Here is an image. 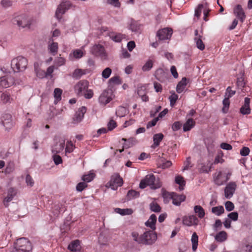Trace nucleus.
I'll return each mask as SVG.
<instances>
[{
    "instance_id": "nucleus-1",
    "label": "nucleus",
    "mask_w": 252,
    "mask_h": 252,
    "mask_svg": "<svg viewBox=\"0 0 252 252\" xmlns=\"http://www.w3.org/2000/svg\"><path fill=\"white\" fill-rule=\"evenodd\" d=\"M147 186H150L152 189H157L161 187V184L158 180H156L153 174H149L142 180L139 184V188L143 189Z\"/></svg>"
},
{
    "instance_id": "nucleus-2",
    "label": "nucleus",
    "mask_w": 252,
    "mask_h": 252,
    "mask_svg": "<svg viewBox=\"0 0 252 252\" xmlns=\"http://www.w3.org/2000/svg\"><path fill=\"white\" fill-rule=\"evenodd\" d=\"M11 68L15 72H19L25 70L28 65V60L22 56H18L14 58L11 63Z\"/></svg>"
},
{
    "instance_id": "nucleus-3",
    "label": "nucleus",
    "mask_w": 252,
    "mask_h": 252,
    "mask_svg": "<svg viewBox=\"0 0 252 252\" xmlns=\"http://www.w3.org/2000/svg\"><path fill=\"white\" fill-rule=\"evenodd\" d=\"M14 248L17 251L32 252V246L31 242L27 238L23 237L17 240L14 244Z\"/></svg>"
},
{
    "instance_id": "nucleus-4",
    "label": "nucleus",
    "mask_w": 252,
    "mask_h": 252,
    "mask_svg": "<svg viewBox=\"0 0 252 252\" xmlns=\"http://www.w3.org/2000/svg\"><path fill=\"white\" fill-rule=\"evenodd\" d=\"M13 23L19 28L29 29L32 24V19L27 15L22 14L15 17Z\"/></svg>"
},
{
    "instance_id": "nucleus-5",
    "label": "nucleus",
    "mask_w": 252,
    "mask_h": 252,
    "mask_svg": "<svg viewBox=\"0 0 252 252\" xmlns=\"http://www.w3.org/2000/svg\"><path fill=\"white\" fill-rule=\"evenodd\" d=\"M173 34V30L170 28H164L159 30L157 32V36L159 41L169 40Z\"/></svg>"
},
{
    "instance_id": "nucleus-6",
    "label": "nucleus",
    "mask_w": 252,
    "mask_h": 252,
    "mask_svg": "<svg viewBox=\"0 0 252 252\" xmlns=\"http://www.w3.org/2000/svg\"><path fill=\"white\" fill-rule=\"evenodd\" d=\"M91 52L92 54L99 57L102 60L107 59V54L104 47L101 45L95 44L94 45L91 49Z\"/></svg>"
},
{
    "instance_id": "nucleus-7",
    "label": "nucleus",
    "mask_w": 252,
    "mask_h": 252,
    "mask_svg": "<svg viewBox=\"0 0 252 252\" xmlns=\"http://www.w3.org/2000/svg\"><path fill=\"white\" fill-rule=\"evenodd\" d=\"M123 179L118 174H115L111 176L110 181L107 183L108 186L112 189L116 190L119 187L122 186Z\"/></svg>"
},
{
    "instance_id": "nucleus-8",
    "label": "nucleus",
    "mask_w": 252,
    "mask_h": 252,
    "mask_svg": "<svg viewBox=\"0 0 252 252\" xmlns=\"http://www.w3.org/2000/svg\"><path fill=\"white\" fill-rule=\"evenodd\" d=\"M89 82L86 80L79 81L74 87L75 92L78 96H82L84 92L88 89Z\"/></svg>"
},
{
    "instance_id": "nucleus-9",
    "label": "nucleus",
    "mask_w": 252,
    "mask_h": 252,
    "mask_svg": "<svg viewBox=\"0 0 252 252\" xmlns=\"http://www.w3.org/2000/svg\"><path fill=\"white\" fill-rule=\"evenodd\" d=\"M143 245H151L157 239L156 233L152 231H146L142 235Z\"/></svg>"
},
{
    "instance_id": "nucleus-10",
    "label": "nucleus",
    "mask_w": 252,
    "mask_h": 252,
    "mask_svg": "<svg viewBox=\"0 0 252 252\" xmlns=\"http://www.w3.org/2000/svg\"><path fill=\"white\" fill-rule=\"evenodd\" d=\"M71 7V3L69 1L62 2L58 7L55 16L56 18L61 20L62 18V15L65 13L66 10L70 8Z\"/></svg>"
},
{
    "instance_id": "nucleus-11",
    "label": "nucleus",
    "mask_w": 252,
    "mask_h": 252,
    "mask_svg": "<svg viewBox=\"0 0 252 252\" xmlns=\"http://www.w3.org/2000/svg\"><path fill=\"white\" fill-rule=\"evenodd\" d=\"M183 223L188 226H196L198 224L199 220L194 215L186 216L183 218Z\"/></svg>"
},
{
    "instance_id": "nucleus-12",
    "label": "nucleus",
    "mask_w": 252,
    "mask_h": 252,
    "mask_svg": "<svg viewBox=\"0 0 252 252\" xmlns=\"http://www.w3.org/2000/svg\"><path fill=\"white\" fill-rule=\"evenodd\" d=\"M1 123L5 130H7L10 129L14 125L12 116L9 114H4L2 115L1 118Z\"/></svg>"
},
{
    "instance_id": "nucleus-13",
    "label": "nucleus",
    "mask_w": 252,
    "mask_h": 252,
    "mask_svg": "<svg viewBox=\"0 0 252 252\" xmlns=\"http://www.w3.org/2000/svg\"><path fill=\"white\" fill-rule=\"evenodd\" d=\"M14 83V79L10 75H6L0 78V86L7 88Z\"/></svg>"
},
{
    "instance_id": "nucleus-14",
    "label": "nucleus",
    "mask_w": 252,
    "mask_h": 252,
    "mask_svg": "<svg viewBox=\"0 0 252 252\" xmlns=\"http://www.w3.org/2000/svg\"><path fill=\"white\" fill-rule=\"evenodd\" d=\"M111 100V92L110 90L104 91L98 98L99 102L104 105L110 102Z\"/></svg>"
},
{
    "instance_id": "nucleus-15",
    "label": "nucleus",
    "mask_w": 252,
    "mask_h": 252,
    "mask_svg": "<svg viewBox=\"0 0 252 252\" xmlns=\"http://www.w3.org/2000/svg\"><path fill=\"white\" fill-rule=\"evenodd\" d=\"M86 112V108L82 106L77 111L73 118V123L78 124L82 121Z\"/></svg>"
},
{
    "instance_id": "nucleus-16",
    "label": "nucleus",
    "mask_w": 252,
    "mask_h": 252,
    "mask_svg": "<svg viewBox=\"0 0 252 252\" xmlns=\"http://www.w3.org/2000/svg\"><path fill=\"white\" fill-rule=\"evenodd\" d=\"M169 196L172 199V203L176 206L180 205L181 203L184 201L186 199L185 195L183 194L179 195L174 192L169 194Z\"/></svg>"
},
{
    "instance_id": "nucleus-17",
    "label": "nucleus",
    "mask_w": 252,
    "mask_h": 252,
    "mask_svg": "<svg viewBox=\"0 0 252 252\" xmlns=\"http://www.w3.org/2000/svg\"><path fill=\"white\" fill-rule=\"evenodd\" d=\"M236 184L234 182L229 183L224 189L225 196L226 198L230 199L235 192Z\"/></svg>"
},
{
    "instance_id": "nucleus-18",
    "label": "nucleus",
    "mask_w": 252,
    "mask_h": 252,
    "mask_svg": "<svg viewBox=\"0 0 252 252\" xmlns=\"http://www.w3.org/2000/svg\"><path fill=\"white\" fill-rule=\"evenodd\" d=\"M234 13L236 16L243 23L246 17L245 12L240 4H237L234 8Z\"/></svg>"
},
{
    "instance_id": "nucleus-19",
    "label": "nucleus",
    "mask_w": 252,
    "mask_h": 252,
    "mask_svg": "<svg viewBox=\"0 0 252 252\" xmlns=\"http://www.w3.org/2000/svg\"><path fill=\"white\" fill-rule=\"evenodd\" d=\"M65 140L60 139L58 142L52 147V152L53 154L60 153L63 151L64 148Z\"/></svg>"
},
{
    "instance_id": "nucleus-20",
    "label": "nucleus",
    "mask_w": 252,
    "mask_h": 252,
    "mask_svg": "<svg viewBox=\"0 0 252 252\" xmlns=\"http://www.w3.org/2000/svg\"><path fill=\"white\" fill-rule=\"evenodd\" d=\"M250 99L249 97H245L244 105L240 108V113L243 115H248L251 113L250 107Z\"/></svg>"
},
{
    "instance_id": "nucleus-21",
    "label": "nucleus",
    "mask_w": 252,
    "mask_h": 252,
    "mask_svg": "<svg viewBox=\"0 0 252 252\" xmlns=\"http://www.w3.org/2000/svg\"><path fill=\"white\" fill-rule=\"evenodd\" d=\"M194 34L195 37L194 40L196 43L197 48L201 51L205 49V45L201 39L202 36L198 34L197 30H195Z\"/></svg>"
},
{
    "instance_id": "nucleus-22",
    "label": "nucleus",
    "mask_w": 252,
    "mask_h": 252,
    "mask_svg": "<svg viewBox=\"0 0 252 252\" xmlns=\"http://www.w3.org/2000/svg\"><path fill=\"white\" fill-rule=\"evenodd\" d=\"M16 193V192L14 189L11 188L8 189L7 195L3 200V203L5 207L8 206V202L12 200Z\"/></svg>"
},
{
    "instance_id": "nucleus-23",
    "label": "nucleus",
    "mask_w": 252,
    "mask_h": 252,
    "mask_svg": "<svg viewBox=\"0 0 252 252\" xmlns=\"http://www.w3.org/2000/svg\"><path fill=\"white\" fill-rule=\"evenodd\" d=\"M157 221V216L155 214L150 216L148 220L145 222V225L149 227L152 230L156 229V223Z\"/></svg>"
},
{
    "instance_id": "nucleus-24",
    "label": "nucleus",
    "mask_w": 252,
    "mask_h": 252,
    "mask_svg": "<svg viewBox=\"0 0 252 252\" xmlns=\"http://www.w3.org/2000/svg\"><path fill=\"white\" fill-rule=\"evenodd\" d=\"M109 37L113 41L116 42H120L123 39L126 37L125 34L121 33H110Z\"/></svg>"
},
{
    "instance_id": "nucleus-25",
    "label": "nucleus",
    "mask_w": 252,
    "mask_h": 252,
    "mask_svg": "<svg viewBox=\"0 0 252 252\" xmlns=\"http://www.w3.org/2000/svg\"><path fill=\"white\" fill-rule=\"evenodd\" d=\"M163 134L161 133L155 134L153 136L154 144L152 145L151 147L155 148L159 146L160 142L163 138Z\"/></svg>"
},
{
    "instance_id": "nucleus-26",
    "label": "nucleus",
    "mask_w": 252,
    "mask_h": 252,
    "mask_svg": "<svg viewBox=\"0 0 252 252\" xmlns=\"http://www.w3.org/2000/svg\"><path fill=\"white\" fill-rule=\"evenodd\" d=\"M68 249L71 252H78L80 250V241L76 240L72 241L68 246Z\"/></svg>"
},
{
    "instance_id": "nucleus-27",
    "label": "nucleus",
    "mask_w": 252,
    "mask_h": 252,
    "mask_svg": "<svg viewBox=\"0 0 252 252\" xmlns=\"http://www.w3.org/2000/svg\"><path fill=\"white\" fill-rule=\"evenodd\" d=\"M155 76L157 80L161 82L166 78V73L162 68L158 69L155 72Z\"/></svg>"
},
{
    "instance_id": "nucleus-28",
    "label": "nucleus",
    "mask_w": 252,
    "mask_h": 252,
    "mask_svg": "<svg viewBox=\"0 0 252 252\" xmlns=\"http://www.w3.org/2000/svg\"><path fill=\"white\" fill-rule=\"evenodd\" d=\"M53 41V39L52 40ZM48 49L49 52L55 56L58 52V44L57 42H54L52 41L51 43H49L48 45Z\"/></svg>"
},
{
    "instance_id": "nucleus-29",
    "label": "nucleus",
    "mask_w": 252,
    "mask_h": 252,
    "mask_svg": "<svg viewBox=\"0 0 252 252\" xmlns=\"http://www.w3.org/2000/svg\"><path fill=\"white\" fill-rule=\"evenodd\" d=\"M186 78L184 77L181 81H180L177 85L176 91L178 93L180 94L183 92L187 85Z\"/></svg>"
},
{
    "instance_id": "nucleus-30",
    "label": "nucleus",
    "mask_w": 252,
    "mask_h": 252,
    "mask_svg": "<svg viewBox=\"0 0 252 252\" xmlns=\"http://www.w3.org/2000/svg\"><path fill=\"white\" fill-rule=\"evenodd\" d=\"M227 234L224 231H221L216 234L215 240L219 242H223L226 240Z\"/></svg>"
},
{
    "instance_id": "nucleus-31",
    "label": "nucleus",
    "mask_w": 252,
    "mask_h": 252,
    "mask_svg": "<svg viewBox=\"0 0 252 252\" xmlns=\"http://www.w3.org/2000/svg\"><path fill=\"white\" fill-rule=\"evenodd\" d=\"M195 122L192 119H189L183 125L184 131L190 130L195 125Z\"/></svg>"
},
{
    "instance_id": "nucleus-32",
    "label": "nucleus",
    "mask_w": 252,
    "mask_h": 252,
    "mask_svg": "<svg viewBox=\"0 0 252 252\" xmlns=\"http://www.w3.org/2000/svg\"><path fill=\"white\" fill-rule=\"evenodd\" d=\"M194 211L197 215L199 218L202 219L204 217L205 215V211L201 206H195L194 207Z\"/></svg>"
},
{
    "instance_id": "nucleus-33",
    "label": "nucleus",
    "mask_w": 252,
    "mask_h": 252,
    "mask_svg": "<svg viewBox=\"0 0 252 252\" xmlns=\"http://www.w3.org/2000/svg\"><path fill=\"white\" fill-rule=\"evenodd\" d=\"M0 100L2 103L6 104L7 103H10L12 99L11 98L9 94L5 92L1 94Z\"/></svg>"
},
{
    "instance_id": "nucleus-34",
    "label": "nucleus",
    "mask_w": 252,
    "mask_h": 252,
    "mask_svg": "<svg viewBox=\"0 0 252 252\" xmlns=\"http://www.w3.org/2000/svg\"><path fill=\"white\" fill-rule=\"evenodd\" d=\"M63 91L60 88H56L54 91V96L55 98L54 103L57 104L61 100Z\"/></svg>"
},
{
    "instance_id": "nucleus-35",
    "label": "nucleus",
    "mask_w": 252,
    "mask_h": 252,
    "mask_svg": "<svg viewBox=\"0 0 252 252\" xmlns=\"http://www.w3.org/2000/svg\"><path fill=\"white\" fill-rule=\"evenodd\" d=\"M191 241L192 243V249L193 252L196 251L198 243V237L195 232H194L191 236Z\"/></svg>"
},
{
    "instance_id": "nucleus-36",
    "label": "nucleus",
    "mask_w": 252,
    "mask_h": 252,
    "mask_svg": "<svg viewBox=\"0 0 252 252\" xmlns=\"http://www.w3.org/2000/svg\"><path fill=\"white\" fill-rule=\"evenodd\" d=\"M87 73V70L82 69H76L73 71L72 77L73 78L79 79L83 75H85Z\"/></svg>"
},
{
    "instance_id": "nucleus-37",
    "label": "nucleus",
    "mask_w": 252,
    "mask_h": 252,
    "mask_svg": "<svg viewBox=\"0 0 252 252\" xmlns=\"http://www.w3.org/2000/svg\"><path fill=\"white\" fill-rule=\"evenodd\" d=\"M211 212L215 215L220 216L224 213V210L222 206H218L212 208Z\"/></svg>"
},
{
    "instance_id": "nucleus-38",
    "label": "nucleus",
    "mask_w": 252,
    "mask_h": 252,
    "mask_svg": "<svg viewBox=\"0 0 252 252\" xmlns=\"http://www.w3.org/2000/svg\"><path fill=\"white\" fill-rule=\"evenodd\" d=\"M175 183L179 185L180 190L184 189V187L185 186L186 182L184 178L181 176H177L175 177Z\"/></svg>"
},
{
    "instance_id": "nucleus-39",
    "label": "nucleus",
    "mask_w": 252,
    "mask_h": 252,
    "mask_svg": "<svg viewBox=\"0 0 252 252\" xmlns=\"http://www.w3.org/2000/svg\"><path fill=\"white\" fill-rule=\"evenodd\" d=\"M115 212L123 216L130 215L132 213V211L131 209H121L119 208H116L115 209Z\"/></svg>"
},
{
    "instance_id": "nucleus-40",
    "label": "nucleus",
    "mask_w": 252,
    "mask_h": 252,
    "mask_svg": "<svg viewBox=\"0 0 252 252\" xmlns=\"http://www.w3.org/2000/svg\"><path fill=\"white\" fill-rule=\"evenodd\" d=\"M127 113V109L123 106H119L116 111V115L119 117H124Z\"/></svg>"
},
{
    "instance_id": "nucleus-41",
    "label": "nucleus",
    "mask_w": 252,
    "mask_h": 252,
    "mask_svg": "<svg viewBox=\"0 0 252 252\" xmlns=\"http://www.w3.org/2000/svg\"><path fill=\"white\" fill-rule=\"evenodd\" d=\"M123 141H124L125 142L123 145V148L127 149L130 147H131L135 142V139L133 138H130L128 139H126L125 138H122Z\"/></svg>"
},
{
    "instance_id": "nucleus-42",
    "label": "nucleus",
    "mask_w": 252,
    "mask_h": 252,
    "mask_svg": "<svg viewBox=\"0 0 252 252\" xmlns=\"http://www.w3.org/2000/svg\"><path fill=\"white\" fill-rule=\"evenodd\" d=\"M132 239L138 244H143L142 235H139L138 233L136 232L131 233Z\"/></svg>"
},
{
    "instance_id": "nucleus-43",
    "label": "nucleus",
    "mask_w": 252,
    "mask_h": 252,
    "mask_svg": "<svg viewBox=\"0 0 252 252\" xmlns=\"http://www.w3.org/2000/svg\"><path fill=\"white\" fill-rule=\"evenodd\" d=\"M222 104L223 106L222 109V111L224 113H226L228 112L229 107V98L226 96H225V98L223 99L222 101Z\"/></svg>"
},
{
    "instance_id": "nucleus-44",
    "label": "nucleus",
    "mask_w": 252,
    "mask_h": 252,
    "mask_svg": "<svg viewBox=\"0 0 252 252\" xmlns=\"http://www.w3.org/2000/svg\"><path fill=\"white\" fill-rule=\"evenodd\" d=\"M150 209L151 211L154 212H160L161 208L159 205L156 202H152L149 205Z\"/></svg>"
},
{
    "instance_id": "nucleus-45",
    "label": "nucleus",
    "mask_w": 252,
    "mask_h": 252,
    "mask_svg": "<svg viewBox=\"0 0 252 252\" xmlns=\"http://www.w3.org/2000/svg\"><path fill=\"white\" fill-rule=\"evenodd\" d=\"M139 192L134 190H129L127 193V197L129 200L136 198L139 196Z\"/></svg>"
},
{
    "instance_id": "nucleus-46",
    "label": "nucleus",
    "mask_w": 252,
    "mask_h": 252,
    "mask_svg": "<svg viewBox=\"0 0 252 252\" xmlns=\"http://www.w3.org/2000/svg\"><path fill=\"white\" fill-rule=\"evenodd\" d=\"M153 66V61L149 59L148 60L144 65L142 66V69L143 71H147L150 70Z\"/></svg>"
},
{
    "instance_id": "nucleus-47",
    "label": "nucleus",
    "mask_w": 252,
    "mask_h": 252,
    "mask_svg": "<svg viewBox=\"0 0 252 252\" xmlns=\"http://www.w3.org/2000/svg\"><path fill=\"white\" fill-rule=\"evenodd\" d=\"M140 28V25L136 21H133L129 26V29L133 32H138Z\"/></svg>"
},
{
    "instance_id": "nucleus-48",
    "label": "nucleus",
    "mask_w": 252,
    "mask_h": 252,
    "mask_svg": "<svg viewBox=\"0 0 252 252\" xmlns=\"http://www.w3.org/2000/svg\"><path fill=\"white\" fill-rule=\"evenodd\" d=\"M95 177V174L94 173H90L88 174L83 175L82 177V180L87 183L92 181Z\"/></svg>"
},
{
    "instance_id": "nucleus-49",
    "label": "nucleus",
    "mask_w": 252,
    "mask_h": 252,
    "mask_svg": "<svg viewBox=\"0 0 252 252\" xmlns=\"http://www.w3.org/2000/svg\"><path fill=\"white\" fill-rule=\"evenodd\" d=\"M65 63V60L63 57H57L54 60L55 66H56L57 68L64 65Z\"/></svg>"
},
{
    "instance_id": "nucleus-50",
    "label": "nucleus",
    "mask_w": 252,
    "mask_h": 252,
    "mask_svg": "<svg viewBox=\"0 0 252 252\" xmlns=\"http://www.w3.org/2000/svg\"><path fill=\"white\" fill-rule=\"evenodd\" d=\"M15 168L14 163L12 161H10L7 164L4 172L5 174H9L13 171Z\"/></svg>"
},
{
    "instance_id": "nucleus-51",
    "label": "nucleus",
    "mask_w": 252,
    "mask_h": 252,
    "mask_svg": "<svg viewBox=\"0 0 252 252\" xmlns=\"http://www.w3.org/2000/svg\"><path fill=\"white\" fill-rule=\"evenodd\" d=\"M34 69L37 77L40 78L46 77L45 72L44 70L36 67L35 64H34Z\"/></svg>"
},
{
    "instance_id": "nucleus-52",
    "label": "nucleus",
    "mask_w": 252,
    "mask_h": 252,
    "mask_svg": "<svg viewBox=\"0 0 252 252\" xmlns=\"http://www.w3.org/2000/svg\"><path fill=\"white\" fill-rule=\"evenodd\" d=\"M63 205L62 204H57L54 206V208L53 209V213L54 216H57L61 211H63L62 209Z\"/></svg>"
},
{
    "instance_id": "nucleus-53",
    "label": "nucleus",
    "mask_w": 252,
    "mask_h": 252,
    "mask_svg": "<svg viewBox=\"0 0 252 252\" xmlns=\"http://www.w3.org/2000/svg\"><path fill=\"white\" fill-rule=\"evenodd\" d=\"M12 3V1L11 0H1L0 1V5L4 9L11 7Z\"/></svg>"
},
{
    "instance_id": "nucleus-54",
    "label": "nucleus",
    "mask_w": 252,
    "mask_h": 252,
    "mask_svg": "<svg viewBox=\"0 0 252 252\" xmlns=\"http://www.w3.org/2000/svg\"><path fill=\"white\" fill-rule=\"evenodd\" d=\"M178 98V95L177 94H176L174 92L172 93L171 95L169 97L170 104L171 106H173L175 105Z\"/></svg>"
},
{
    "instance_id": "nucleus-55",
    "label": "nucleus",
    "mask_w": 252,
    "mask_h": 252,
    "mask_svg": "<svg viewBox=\"0 0 252 252\" xmlns=\"http://www.w3.org/2000/svg\"><path fill=\"white\" fill-rule=\"evenodd\" d=\"M112 73V70L110 67H106L102 72V77L103 78H108Z\"/></svg>"
},
{
    "instance_id": "nucleus-56",
    "label": "nucleus",
    "mask_w": 252,
    "mask_h": 252,
    "mask_svg": "<svg viewBox=\"0 0 252 252\" xmlns=\"http://www.w3.org/2000/svg\"><path fill=\"white\" fill-rule=\"evenodd\" d=\"M83 95H84L86 99H90L92 98L94 95L93 91L91 89H87L83 93Z\"/></svg>"
},
{
    "instance_id": "nucleus-57",
    "label": "nucleus",
    "mask_w": 252,
    "mask_h": 252,
    "mask_svg": "<svg viewBox=\"0 0 252 252\" xmlns=\"http://www.w3.org/2000/svg\"><path fill=\"white\" fill-rule=\"evenodd\" d=\"M53 159L56 165H59L62 163L63 160L61 157L57 155V154H54L53 155Z\"/></svg>"
},
{
    "instance_id": "nucleus-58",
    "label": "nucleus",
    "mask_w": 252,
    "mask_h": 252,
    "mask_svg": "<svg viewBox=\"0 0 252 252\" xmlns=\"http://www.w3.org/2000/svg\"><path fill=\"white\" fill-rule=\"evenodd\" d=\"M26 183L28 186L30 187H32L34 185V182L32 177L29 175L27 174L26 177Z\"/></svg>"
},
{
    "instance_id": "nucleus-59",
    "label": "nucleus",
    "mask_w": 252,
    "mask_h": 252,
    "mask_svg": "<svg viewBox=\"0 0 252 252\" xmlns=\"http://www.w3.org/2000/svg\"><path fill=\"white\" fill-rule=\"evenodd\" d=\"M236 93L235 91H232L230 87H228L226 89L225 93V96H226L230 98L233 95H234Z\"/></svg>"
},
{
    "instance_id": "nucleus-60",
    "label": "nucleus",
    "mask_w": 252,
    "mask_h": 252,
    "mask_svg": "<svg viewBox=\"0 0 252 252\" xmlns=\"http://www.w3.org/2000/svg\"><path fill=\"white\" fill-rule=\"evenodd\" d=\"M162 163L160 164V167L162 169H165L170 167L172 165V162L170 160H161Z\"/></svg>"
},
{
    "instance_id": "nucleus-61",
    "label": "nucleus",
    "mask_w": 252,
    "mask_h": 252,
    "mask_svg": "<svg viewBox=\"0 0 252 252\" xmlns=\"http://www.w3.org/2000/svg\"><path fill=\"white\" fill-rule=\"evenodd\" d=\"M87 187V184L86 182H80L79 183L76 187V190L78 191H82L84 189Z\"/></svg>"
},
{
    "instance_id": "nucleus-62",
    "label": "nucleus",
    "mask_w": 252,
    "mask_h": 252,
    "mask_svg": "<svg viewBox=\"0 0 252 252\" xmlns=\"http://www.w3.org/2000/svg\"><path fill=\"white\" fill-rule=\"evenodd\" d=\"M110 83L114 84H121V81L120 80V77L118 76H113L109 80Z\"/></svg>"
},
{
    "instance_id": "nucleus-63",
    "label": "nucleus",
    "mask_w": 252,
    "mask_h": 252,
    "mask_svg": "<svg viewBox=\"0 0 252 252\" xmlns=\"http://www.w3.org/2000/svg\"><path fill=\"white\" fill-rule=\"evenodd\" d=\"M73 56L76 59H80L82 57L83 53L80 49L75 50L73 52Z\"/></svg>"
},
{
    "instance_id": "nucleus-64",
    "label": "nucleus",
    "mask_w": 252,
    "mask_h": 252,
    "mask_svg": "<svg viewBox=\"0 0 252 252\" xmlns=\"http://www.w3.org/2000/svg\"><path fill=\"white\" fill-rule=\"evenodd\" d=\"M182 126V123L179 121L175 122L172 126V129L173 131H177L179 130Z\"/></svg>"
}]
</instances>
